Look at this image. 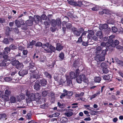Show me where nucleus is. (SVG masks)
Returning <instances> with one entry per match:
<instances>
[{"mask_svg": "<svg viewBox=\"0 0 123 123\" xmlns=\"http://www.w3.org/2000/svg\"><path fill=\"white\" fill-rule=\"evenodd\" d=\"M66 71V70L65 68H61L59 69V71L62 75L63 74L65 73Z\"/></svg>", "mask_w": 123, "mask_h": 123, "instance_id": "4c0bfd02", "label": "nucleus"}, {"mask_svg": "<svg viewBox=\"0 0 123 123\" xmlns=\"http://www.w3.org/2000/svg\"><path fill=\"white\" fill-rule=\"evenodd\" d=\"M33 84H34L33 86L34 89L37 91H38L40 89L41 86L40 85L39 82L38 80H37Z\"/></svg>", "mask_w": 123, "mask_h": 123, "instance_id": "6e6552de", "label": "nucleus"}, {"mask_svg": "<svg viewBox=\"0 0 123 123\" xmlns=\"http://www.w3.org/2000/svg\"><path fill=\"white\" fill-rule=\"evenodd\" d=\"M103 73L107 74L109 72V70L107 68H103Z\"/></svg>", "mask_w": 123, "mask_h": 123, "instance_id": "a18cd8bd", "label": "nucleus"}, {"mask_svg": "<svg viewBox=\"0 0 123 123\" xmlns=\"http://www.w3.org/2000/svg\"><path fill=\"white\" fill-rule=\"evenodd\" d=\"M36 41H35L32 40L31 42L29 45H28V47L32 48V46L35 44Z\"/></svg>", "mask_w": 123, "mask_h": 123, "instance_id": "2f4dec72", "label": "nucleus"}, {"mask_svg": "<svg viewBox=\"0 0 123 123\" xmlns=\"http://www.w3.org/2000/svg\"><path fill=\"white\" fill-rule=\"evenodd\" d=\"M18 97L19 98L20 100H21L24 99L25 98V97L23 95H20L18 96Z\"/></svg>", "mask_w": 123, "mask_h": 123, "instance_id": "774afa93", "label": "nucleus"}, {"mask_svg": "<svg viewBox=\"0 0 123 123\" xmlns=\"http://www.w3.org/2000/svg\"><path fill=\"white\" fill-rule=\"evenodd\" d=\"M48 92V91H43L42 92V95L43 97H45L47 95Z\"/></svg>", "mask_w": 123, "mask_h": 123, "instance_id": "de8ad7c7", "label": "nucleus"}, {"mask_svg": "<svg viewBox=\"0 0 123 123\" xmlns=\"http://www.w3.org/2000/svg\"><path fill=\"white\" fill-rule=\"evenodd\" d=\"M72 25L70 23H67L66 25V27L68 29H70Z\"/></svg>", "mask_w": 123, "mask_h": 123, "instance_id": "6e6d98bb", "label": "nucleus"}, {"mask_svg": "<svg viewBox=\"0 0 123 123\" xmlns=\"http://www.w3.org/2000/svg\"><path fill=\"white\" fill-rule=\"evenodd\" d=\"M10 101L11 103H15L16 102V98L14 96H11L10 99Z\"/></svg>", "mask_w": 123, "mask_h": 123, "instance_id": "473e14b6", "label": "nucleus"}, {"mask_svg": "<svg viewBox=\"0 0 123 123\" xmlns=\"http://www.w3.org/2000/svg\"><path fill=\"white\" fill-rule=\"evenodd\" d=\"M11 94V92L10 91L6 89L5 92V95H4L8 96H9Z\"/></svg>", "mask_w": 123, "mask_h": 123, "instance_id": "c9c22d12", "label": "nucleus"}, {"mask_svg": "<svg viewBox=\"0 0 123 123\" xmlns=\"http://www.w3.org/2000/svg\"><path fill=\"white\" fill-rule=\"evenodd\" d=\"M96 49L97 53H99V52L101 51L102 50V48L100 46H98L97 47Z\"/></svg>", "mask_w": 123, "mask_h": 123, "instance_id": "864d4df0", "label": "nucleus"}, {"mask_svg": "<svg viewBox=\"0 0 123 123\" xmlns=\"http://www.w3.org/2000/svg\"><path fill=\"white\" fill-rule=\"evenodd\" d=\"M23 65L22 63H20L19 62V63L17 64V65L15 66L16 68L18 69H20L21 68H23Z\"/></svg>", "mask_w": 123, "mask_h": 123, "instance_id": "7c9ffc66", "label": "nucleus"}, {"mask_svg": "<svg viewBox=\"0 0 123 123\" xmlns=\"http://www.w3.org/2000/svg\"><path fill=\"white\" fill-rule=\"evenodd\" d=\"M44 74L45 77L49 79H51L52 78L51 75L46 71L44 72Z\"/></svg>", "mask_w": 123, "mask_h": 123, "instance_id": "c85d7f7f", "label": "nucleus"}, {"mask_svg": "<svg viewBox=\"0 0 123 123\" xmlns=\"http://www.w3.org/2000/svg\"><path fill=\"white\" fill-rule=\"evenodd\" d=\"M72 30L75 35L79 36H80L81 33L84 31V29L83 28H81L78 30L77 28L75 27H73L72 28Z\"/></svg>", "mask_w": 123, "mask_h": 123, "instance_id": "20e7f679", "label": "nucleus"}, {"mask_svg": "<svg viewBox=\"0 0 123 123\" xmlns=\"http://www.w3.org/2000/svg\"><path fill=\"white\" fill-rule=\"evenodd\" d=\"M28 71L27 69H21L19 72L18 74L20 76H23L28 73Z\"/></svg>", "mask_w": 123, "mask_h": 123, "instance_id": "9b49d317", "label": "nucleus"}, {"mask_svg": "<svg viewBox=\"0 0 123 123\" xmlns=\"http://www.w3.org/2000/svg\"><path fill=\"white\" fill-rule=\"evenodd\" d=\"M3 54L2 53H0V55H3V54L4 55H7L9 52L10 51V49L9 47H6L5 48Z\"/></svg>", "mask_w": 123, "mask_h": 123, "instance_id": "f3484780", "label": "nucleus"}, {"mask_svg": "<svg viewBox=\"0 0 123 123\" xmlns=\"http://www.w3.org/2000/svg\"><path fill=\"white\" fill-rule=\"evenodd\" d=\"M79 65V62L75 60L74 62V63L73 64V66L74 67H78Z\"/></svg>", "mask_w": 123, "mask_h": 123, "instance_id": "f704fd0d", "label": "nucleus"}, {"mask_svg": "<svg viewBox=\"0 0 123 123\" xmlns=\"http://www.w3.org/2000/svg\"><path fill=\"white\" fill-rule=\"evenodd\" d=\"M10 49H16L17 47L15 46L13 44H11L9 47Z\"/></svg>", "mask_w": 123, "mask_h": 123, "instance_id": "bf43d9fd", "label": "nucleus"}, {"mask_svg": "<svg viewBox=\"0 0 123 123\" xmlns=\"http://www.w3.org/2000/svg\"><path fill=\"white\" fill-rule=\"evenodd\" d=\"M19 61L16 60L15 58H13L12 60V61L11 62V64L14 66H16L17 64L19 63Z\"/></svg>", "mask_w": 123, "mask_h": 123, "instance_id": "5701e85b", "label": "nucleus"}, {"mask_svg": "<svg viewBox=\"0 0 123 123\" xmlns=\"http://www.w3.org/2000/svg\"><path fill=\"white\" fill-rule=\"evenodd\" d=\"M82 37L80 36L78 39V40L77 41V43H80L82 42Z\"/></svg>", "mask_w": 123, "mask_h": 123, "instance_id": "052dcab7", "label": "nucleus"}, {"mask_svg": "<svg viewBox=\"0 0 123 123\" xmlns=\"http://www.w3.org/2000/svg\"><path fill=\"white\" fill-rule=\"evenodd\" d=\"M28 70L31 72V74H33L35 72L38 73L36 67L35 66L34 64L32 62L30 63L29 66L28 67Z\"/></svg>", "mask_w": 123, "mask_h": 123, "instance_id": "7ed1b4c3", "label": "nucleus"}, {"mask_svg": "<svg viewBox=\"0 0 123 123\" xmlns=\"http://www.w3.org/2000/svg\"><path fill=\"white\" fill-rule=\"evenodd\" d=\"M32 114L30 112L28 113L26 116V118L28 119H31V117Z\"/></svg>", "mask_w": 123, "mask_h": 123, "instance_id": "c03bdc74", "label": "nucleus"}, {"mask_svg": "<svg viewBox=\"0 0 123 123\" xmlns=\"http://www.w3.org/2000/svg\"><path fill=\"white\" fill-rule=\"evenodd\" d=\"M108 26L107 24H104L102 25V28L103 29H105L108 28Z\"/></svg>", "mask_w": 123, "mask_h": 123, "instance_id": "8fccbe9b", "label": "nucleus"}, {"mask_svg": "<svg viewBox=\"0 0 123 123\" xmlns=\"http://www.w3.org/2000/svg\"><path fill=\"white\" fill-rule=\"evenodd\" d=\"M112 29L113 32L114 33H116L117 30V28L115 26L112 27Z\"/></svg>", "mask_w": 123, "mask_h": 123, "instance_id": "13d9d810", "label": "nucleus"}, {"mask_svg": "<svg viewBox=\"0 0 123 123\" xmlns=\"http://www.w3.org/2000/svg\"><path fill=\"white\" fill-rule=\"evenodd\" d=\"M12 80V78L10 77H6L4 78V80L7 82H9L11 81Z\"/></svg>", "mask_w": 123, "mask_h": 123, "instance_id": "ea45409f", "label": "nucleus"}, {"mask_svg": "<svg viewBox=\"0 0 123 123\" xmlns=\"http://www.w3.org/2000/svg\"><path fill=\"white\" fill-rule=\"evenodd\" d=\"M84 94V93L83 92H82L80 94H76L77 97H80L83 96Z\"/></svg>", "mask_w": 123, "mask_h": 123, "instance_id": "e2e57ef3", "label": "nucleus"}, {"mask_svg": "<svg viewBox=\"0 0 123 123\" xmlns=\"http://www.w3.org/2000/svg\"><path fill=\"white\" fill-rule=\"evenodd\" d=\"M21 25H22L21 29L24 31H26L28 29V26L26 24L25 25L23 21V23L21 24Z\"/></svg>", "mask_w": 123, "mask_h": 123, "instance_id": "6ab92c4d", "label": "nucleus"}, {"mask_svg": "<svg viewBox=\"0 0 123 123\" xmlns=\"http://www.w3.org/2000/svg\"><path fill=\"white\" fill-rule=\"evenodd\" d=\"M50 24L53 27H55L57 25L59 27L61 26V22L60 18H57L56 20L55 19H52L50 21Z\"/></svg>", "mask_w": 123, "mask_h": 123, "instance_id": "f03ea898", "label": "nucleus"}, {"mask_svg": "<svg viewBox=\"0 0 123 123\" xmlns=\"http://www.w3.org/2000/svg\"><path fill=\"white\" fill-rule=\"evenodd\" d=\"M66 78L67 85H68L70 86L72 84V79L70 78L68 75L66 76Z\"/></svg>", "mask_w": 123, "mask_h": 123, "instance_id": "a211bd4d", "label": "nucleus"}, {"mask_svg": "<svg viewBox=\"0 0 123 123\" xmlns=\"http://www.w3.org/2000/svg\"><path fill=\"white\" fill-rule=\"evenodd\" d=\"M42 19L46 20L47 18V16L44 14H43L41 17Z\"/></svg>", "mask_w": 123, "mask_h": 123, "instance_id": "5fc2aeb1", "label": "nucleus"}, {"mask_svg": "<svg viewBox=\"0 0 123 123\" xmlns=\"http://www.w3.org/2000/svg\"><path fill=\"white\" fill-rule=\"evenodd\" d=\"M86 78L85 75L84 74L77 76L76 79V81L78 83H81L82 81H84Z\"/></svg>", "mask_w": 123, "mask_h": 123, "instance_id": "0eeeda50", "label": "nucleus"}, {"mask_svg": "<svg viewBox=\"0 0 123 123\" xmlns=\"http://www.w3.org/2000/svg\"><path fill=\"white\" fill-rule=\"evenodd\" d=\"M70 78L73 79L76 78H77V76L74 72H71L70 73Z\"/></svg>", "mask_w": 123, "mask_h": 123, "instance_id": "aec40b11", "label": "nucleus"}, {"mask_svg": "<svg viewBox=\"0 0 123 123\" xmlns=\"http://www.w3.org/2000/svg\"><path fill=\"white\" fill-rule=\"evenodd\" d=\"M26 99L27 103H30L32 101L35 100V93H31L30 91L27 90L26 92Z\"/></svg>", "mask_w": 123, "mask_h": 123, "instance_id": "f257e3e1", "label": "nucleus"}, {"mask_svg": "<svg viewBox=\"0 0 123 123\" xmlns=\"http://www.w3.org/2000/svg\"><path fill=\"white\" fill-rule=\"evenodd\" d=\"M96 35L98 37H103L102 32L101 31H98L96 33Z\"/></svg>", "mask_w": 123, "mask_h": 123, "instance_id": "58836bf2", "label": "nucleus"}, {"mask_svg": "<svg viewBox=\"0 0 123 123\" xmlns=\"http://www.w3.org/2000/svg\"><path fill=\"white\" fill-rule=\"evenodd\" d=\"M95 59L96 60L99 61H103L105 60V57L104 56H103L101 54L97 55L95 57Z\"/></svg>", "mask_w": 123, "mask_h": 123, "instance_id": "1a4fd4ad", "label": "nucleus"}, {"mask_svg": "<svg viewBox=\"0 0 123 123\" xmlns=\"http://www.w3.org/2000/svg\"><path fill=\"white\" fill-rule=\"evenodd\" d=\"M34 18L35 23L37 24H38L39 22H42V20L41 17L39 15H37L34 16V18Z\"/></svg>", "mask_w": 123, "mask_h": 123, "instance_id": "9d476101", "label": "nucleus"}, {"mask_svg": "<svg viewBox=\"0 0 123 123\" xmlns=\"http://www.w3.org/2000/svg\"><path fill=\"white\" fill-rule=\"evenodd\" d=\"M88 32L89 34L87 36V37L90 39H92V36L94 34V31L92 30H88Z\"/></svg>", "mask_w": 123, "mask_h": 123, "instance_id": "dca6fc26", "label": "nucleus"}, {"mask_svg": "<svg viewBox=\"0 0 123 123\" xmlns=\"http://www.w3.org/2000/svg\"><path fill=\"white\" fill-rule=\"evenodd\" d=\"M104 13L107 14V10L106 9H104L102 11H99V14L100 15H102Z\"/></svg>", "mask_w": 123, "mask_h": 123, "instance_id": "79ce46f5", "label": "nucleus"}, {"mask_svg": "<svg viewBox=\"0 0 123 123\" xmlns=\"http://www.w3.org/2000/svg\"><path fill=\"white\" fill-rule=\"evenodd\" d=\"M68 3L74 6L81 7L82 5L81 1L76 2L74 0H68Z\"/></svg>", "mask_w": 123, "mask_h": 123, "instance_id": "39448f33", "label": "nucleus"}, {"mask_svg": "<svg viewBox=\"0 0 123 123\" xmlns=\"http://www.w3.org/2000/svg\"><path fill=\"white\" fill-rule=\"evenodd\" d=\"M63 92L66 93V95L69 97L72 96L73 94V92H72L68 91L66 89H64Z\"/></svg>", "mask_w": 123, "mask_h": 123, "instance_id": "412c9836", "label": "nucleus"}, {"mask_svg": "<svg viewBox=\"0 0 123 123\" xmlns=\"http://www.w3.org/2000/svg\"><path fill=\"white\" fill-rule=\"evenodd\" d=\"M31 20H28L25 22L26 24L28 26H31L33 24V22L34 21V18H32Z\"/></svg>", "mask_w": 123, "mask_h": 123, "instance_id": "2eb2a0df", "label": "nucleus"}, {"mask_svg": "<svg viewBox=\"0 0 123 123\" xmlns=\"http://www.w3.org/2000/svg\"><path fill=\"white\" fill-rule=\"evenodd\" d=\"M98 112V111H94L91 110V111L90 113L91 115H96L97 113Z\"/></svg>", "mask_w": 123, "mask_h": 123, "instance_id": "69168bd1", "label": "nucleus"}, {"mask_svg": "<svg viewBox=\"0 0 123 123\" xmlns=\"http://www.w3.org/2000/svg\"><path fill=\"white\" fill-rule=\"evenodd\" d=\"M38 73H36V72L34 73L33 74L32 77L33 78L36 79L42 78L43 77V75L41 74H39V71L37 70Z\"/></svg>", "mask_w": 123, "mask_h": 123, "instance_id": "ddd939ff", "label": "nucleus"}, {"mask_svg": "<svg viewBox=\"0 0 123 123\" xmlns=\"http://www.w3.org/2000/svg\"><path fill=\"white\" fill-rule=\"evenodd\" d=\"M108 50V49H104L103 50L101 53V55L103 56H104L105 57L106 54V52Z\"/></svg>", "mask_w": 123, "mask_h": 123, "instance_id": "3c124183", "label": "nucleus"}, {"mask_svg": "<svg viewBox=\"0 0 123 123\" xmlns=\"http://www.w3.org/2000/svg\"><path fill=\"white\" fill-rule=\"evenodd\" d=\"M63 48V46L60 43H58L56 45V50L58 51H61Z\"/></svg>", "mask_w": 123, "mask_h": 123, "instance_id": "b1692460", "label": "nucleus"}, {"mask_svg": "<svg viewBox=\"0 0 123 123\" xmlns=\"http://www.w3.org/2000/svg\"><path fill=\"white\" fill-rule=\"evenodd\" d=\"M6 29L5 34L7 36H9L10 33V32L11 31V29L7 26L6 27Z\"/></svg>", "mask_w": 123, "mask_h": 123, "instance_id": "4be33fe9", "label": "nucleus"}, {"mask_svg": "<svg viewBox=\"0 0 123 123\" xmlns=\"http://www.w3.org/2000/svg\"><path fill=\"white\" fill-rule=\"evenodd\" d=\"M116 62L118 64L120 65L123 66V62L122 61L119 60H118L116 61Z\"/></svg>", "mask_w": 123, "mask_h": 123, "instance_id": "603ef678", "label": "nucleus"}, {"mask_svg": "<svg viewBox=\"0 0 123 123\" xmlns=\"http://www.w3.org/2000/svg\"><path fill=\"white\" fill-rule=\"evenodd\" d=\"M44 49L46 52L47 53H52L55 52L56 50L55 47L51 45H49V49Z\"/></svg>", "mask_w": 123, "mask_h": 123, "instance_id": "423d86ee", "label": "nucleus"}, {"mask_svg": "<svg viewBox=\"0 0 123 123\" xmlns=\"http://www.w3.org/2000/svg\"><path fill=\"white\" fill-rule=\"evenodd\" d=\"M3 42L4 43L6 44H8L9 43V41H8V39L6 38H5L4 39Z\"/></svg>", "mask_w": 123, "mask_h": 123, "instance_id": "4d7b16f0", "label": "nucleus"}, {"mask_svg": "<svg viewBox=\"0 0 123 123\" xmlns=\"http://www.w3.org/2000/svg\"><path fill=\"white\" fill-rule=\"evenodd\" d=\"M112 76H111L109 75H105L103 77V79L105 80H109L110 81H111L112 80L111 79H110L111 78H112Z\"/></svg>", "mask_w": 123, "mask_h": 123, "instance_id": "393cba45", "label": "nucleus"}, {"mask_svg": "<svg viewBox=\"0 0 123 123\" xmlns=\"http://www.w3.org/2000/svg\"><path fill=\"white\" fill-rule=\"evenodd\" d=\"M39 82V84H40L42 86H45L47 85V81L44 78L40 80Z\"/></svg>", "mask_w": 123, "mask_h": 123, "instance_id": "4468645a", "label": "nucleus"}, {"mask_svg": "<svg viewBox=\"0 0 123 123\" xmlns=\"http://www.w3.org/2000/svg\"><path fill=\"white\" fill-rule=\"evenodd\" d=\"M28 51L27 50L24 49L23 50L22 53L24 55H27Z\"/></svg>", "mask_w": 123, "mask_h": 123, "instance_id": "0e129e2a", "label": "nucleus"}, {"mask_svg": "<svg viewBox=\"0 0 123 123\" xmlns=\"http://www.w3.org/2000/svg\"><path fill=\"white\" fill-rule=\"evenodd\" d=\"M8 61H10L9 59L3 60V61L0 63V66L1 67H5L8 65L7 64L9 63L8 62H7Z\"/></svg>", "mask_w": 123, "mask_h": 123, "instance_id": "f8f14e48", "label": "nucleus"}, {"mask_svg": "<svg viewBox=\"0 0 123 123\" xmlns=\"http://www.w3.org/2000/svg\"><path fill=\"white\" fill-rule=\"evenodd\" d=\"M9 96L4 95L2 96V97L4 98L5 101H7L9 100Z\"/></svg>", "mask_w": 123, "mask_h": 123, "instance_id": "a19ab883", "label": "nucleus"}, {"mask_svg": "<svg viewBox=\"0 0 123 123\" xmlns=\"http://www.w3.org/2000/svg\"><path fill=\"white\" fill-rule=\"evenodd\" d=\"M101 78L99 76H96L94 78V81L95 83H99L101 80Z\"/></svg>", "mask_w": 123, "mask_h": 123, "instance_id": "bb28decb", "label": "nucleus"}, {"mask_svg": "<svg viewBox=\"0 0 123 123\" xmlns=\"http://www.w3.org/2000/svg\"><path fill=\"white\" fill-rule=\"evenodd\" d=\"M35 100L37 101H39L41 98V96L40 94L39 93H35Z\"/></svg>", "mask_w": 123, "mask_h": 123, "instance_id": "cd10ccee", "label": "nucleus"}, {"mask_svg": "<svg viewBox=\"0 0 123 123\" xmlns=\"http://www.w3.org/2000/svg\"><path fill=\"white\" fill-rule=\"evenodd\" d=\"M101 38H102V40L103 41H106L108 40V36H106L104 37H101L100 38L101 39Z\"/></svg>", "mask_w": 123, "mask_h": 123, "instance_id": "680f3d73", "label": "nucleus"}, {"mask_svg": "<svg viewBox=\"0 0 123 123\" xmlns=\"http://www.w3.org/2000/svg\"><path fill=\"white\" fill-rule=\"evenodd\" d=\"M15 23L16 25L18 27H21V24H20V22L18 20H16L15 21Z\"/></svg>", "mask_w": 123, "mask_h": 123, "instance_id": "e433bc0d", "label": "nucleus"}, {"mask_svg": "<svg viewBox=\"0 0 123 123\" xmlns=\"http://www.w3.org/2000/svg\"><path fill=\"white\" fill-rule=\"evenodd\" d=\"M68 120L67 118L66 117H63L61 119V121L62 123H66Z\"/></svg>", "mask_w": 123, "mask_h": 123, "instance_id": "37998d69", "label": "nucleus"}, {"mask_svg": "<svg viewBox=\"0 0 123 123\" xmlns=\"http://www.w3.org/2000/svg\"><path fill=\"white\" fill-rule=\"evenodd\" d=\"M65 114L67 117H69L72 115L73 113L72 112H67Z\"/></svg>", "mask_w": 123, "mask_h": 123, "instance_id": "49530a36", "label": "nucleus"}, {"mask_svg": "<svg viewBox=\"0 0 123 123\" xmlns=\"http://www.w3.org/2000/svg\"><path fill=\"white\" fill-rule=\"evenodd\" d=\"M5 22V19L2 18H0V23L2 24Z\"/></svg>", "mask_w": 123, "mask_h": 123, "instance_id": "338daca9", "label": "nucleus"}, {"mask_svg": "<svg viewBox=\"0 0 123 123\" xmlns=\"http://www.w3.org/2000/svg\"><path fill=\"white\" fill-rule=\"evenodd\" d=\"M59 57L60 58V60L62 61L63 60L64 58V53L62 52L60 53L59 55Z\"/></svg>", "mask_w": 123, "mask_h": 123, "instance_id": "72a5a7b5", "label": "nucleus"}, {"mask_svg": "<svg viewBox=\"0 0 123 123\" xmlns=\"http://www.w3.org/2000/svg\"><path fill=\"white\" fill-rule=\"evenodd\" d=\"M119 43V41L116 40H114L113 43L111 44V47H115L116 46L118 45Z\"/></svg>", "mask_w": 123, "mask_h": 123, "instance_id": "c756f323", "label": "nucleus"}, {"mask_svg": "<svg viewBox=\"0 0 123 123\" xmlns=\"http://www.w3.org/2000/svg\"><path fill=\"white\" fill-rule=\"evenodd\" d=\"M64 21H63L62 23V25L64 26L65 25H66L67 23L69 21V18L67 16H65L64 18Z\"/></svg>", "mask_w": 123, "mask_h": 123, "instance_id": "a878e982", "label": "nucleus"}, {"mask_svg": "<svg viewBox=\"0 0 123 123\" xmlns=\"http://www.w3.org/2000/svg\"><path fill=\"white\" fill-rule=\"evenodd\" d=\"M42 45V43L40 42H37V43H36L35 46L37 47H41Z\"/></svg>", "mask_w": 123, "mask_h": 123, "instance_id": "09e8293b", "label": "nucleus"}]
</instances>
